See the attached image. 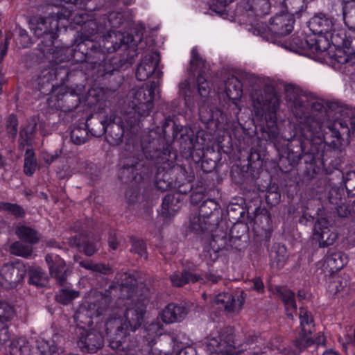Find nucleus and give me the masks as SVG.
I'll return each mask as SVG.
<instances>
[{"label":"nucleus","mask_w":355,"mask_h":355,"mask_svg":"<svg viewBox=\"0 0 355 355\" xmlns=\"http://www.w3.org/2000/svg\"><path fill=\"white\" fill-rule=\"evenodd\" d=\"M199 116L202 123H209L214 121V111L204 104L199 107Z\"/></svg>","instance_id":"nucleus-62"},{"label":"nucleus","mask_w":355,"mask_h":355,"mask_svg":"<svg viewBox=\"0 0 355 355\" xmlns=\"http://www.w3.org/2000/svg\"><path fill=\"white\" fill-rule=\"evenodd\" d=\"M136 55H128L126 58H120L118 57H113L109 60L105 58V61L98 67V73L99 76L104 77L114 74L115 71L121 69H125L134 62V57Z\"/></svg>","instance_id":"nucleus-16"},{"label":"nucleus","mask_w":355,"mask_h":355,"mask_svg":"<svg viewBox=\"0 0 355 355\" xmlns=\"http://www.w3.org/2000/svg\"><path fill=\"white\" fill-rule=\"evenodd\" d=\"M103 29V26H99L95 20H90L84 23L81 31V38L83 41L78 44L80 49H81L82 45L85 44V42L93 43V40L91 39V37L98 33H102Z\"/></svg>","instance_id":"nucleus-35"},{"label":"nucleus","mask_w":355,"mask_h":355,"mask_svg":"<svg viewBox=\"0 0 355 355\" xmlns=\"http://www.w3.org/2000/svg\"><path fill=\"white\" fill-rule=\"evenodd\" d=\"M336 103L334 102H327L321 99H315L311 103V114L306 112V105H304V112L305 115L310 116L315 120L320 119L321 121L327 122V115L329 110H332L336 107Z\"/></svg>","instance_id":"nucleus-25"},{"label":"nucleus","mask_w":355,"mask_h":355,"mask_svg":"<svg viewBox=\"0 0 355 355\" xmlns=\"http://www.w3.org/2000/svg\"><path fill=\"white\" fill-rule=\"evenodd\" d=\"M286 248L280 244L272 246L270 254V264L272 267L280 269L284 267L288 259Z\"/></svg>","instance_id":"nucleus-32"},{"label":"nucleus","mask_w":355,"mask_h":355,"mask_svg":"<svg viewBox=\"0 0 355 355\" xmlns=\"http://www.w3.org/2000/svg\"><path fill=\"white\" fill-rule=\"evenodd\" d=\"M219 250L212 247L211 244L206 246L202 252L200 256L202 260L207 262V264H211L218 258V252Z\"/></svg>","instance_id":"nucleus-58"},{"label":"nucleus","mask_w":355,"mask_h":355,"mask_svg":"<svg viewBox=\"0 0 355 355\" xmlns=\"http://www.w3.org/2000/svg\"><path fill=\"white\" fill-rule=\"evenodd\" d=\"M74 261L78 265L87 270H89L93 272H97L103 275H109L112 272V268L104 263H94L91 261L80 259V257H74Z\"/></svg>","instance_id":"nucleus-39"},{"label":"nucleus","mask_w":355,"mask_h":355,"mask_svg":"<svg viewBox=\"0 0 355 355\" xmlns=\"http://www.w3.org/2000/svg\"><path fill=\"white\" fill-rule=\"evenodd\" d=\"M214 226L215 224H213L211 220L201 216L200 213L198 216L191 217L189 225V227L197 234L210 232Z\"/></svg>","instance_id":"nucleus-36"},{"label":"nucleus","mask_w":355,"mask_h":355,"mask_svg":"<svg viewBox=\"0 0 355 355\" xmlns=\"http://www.w3.org/2000/svg\"><path fill=\"white\" fill-rule=\"evenodd\" d=\"M299 317L300 320V330L309 333H313L315 325L311 313L307 310L300 308Z\"/></svg>","instance_id":"nucleus-46"},{"label":"nucleus","mask_w":355,"mask_h":355,"mask_svg":"<svg viewBox=\"0 0 355 355\" xmlns=\"http://www.w3.org/2000/svg\"><path fill=\"white\" fill-rule=\"evenodd\" d=\"M248 229L247 225L242 223H235L232 225L229 235L236 250H241L243 244L245 243Z\"/></svg>","instance_id":"nucleus-29"},{"label":"nucleus","mask_w":355,"mask_h":355,"mask_svg":"<svg viewBox=\"0 0 355 355\" xmlns=\"http://www.w3.org/2000/svg\"><path fill=\"white\" fill-rule=\"evenodd\" d=\"M1 209L7 211L17 218L24 217L25 215V210L17 204L1 202Z\"/></svg>","instance_id":"nucleus-60"},{"label":"nucleus","mask_w":355,"mask_h":355,"mask_svg":"<svg viewBox=\"0 0 355 355\" xmlns=\"http://www.w3.org/2000/svg\"><path fill=\"white\" fill-rule=\"evenodd\" d=\"M174 346L173 338L170 336L159 337L152 346L150 355H172Z\"/></svg>","instance_id":"nucleus-30"},{"label":"nucleus","mask_w":355,"mask_h":355,"mask_svg":"<svg viewBox=\"0 0 355 355\" xmlns=\"http://www.w3.org/2000/svg\"><path fill=\"white\" fill-rule=\"evenodd\" d=\"M31 30L37 37L50 32H57L58 20L55 17L35 18L31 21Z\"/></svg>","instance_id":"nucleus-22"},{"label":"nucleus","mask_w":355,"mask_h":355,"mask_svg":"<svg viewBox=\"0 0 355 355\" xmlns=\"http://www.w3.org/2000/svg\"><path fill=\"white\" fill-rule=\"evenodd\" d=\"M15 315V311L14 307L6 302L0 301V322L10 321Z\"/></svg>","instance_id":"nucleus-54"},{"label":"nucleus","mask_w":355,"mask_h":355,"mask_svg":"<svg viewBox=\"0 0 355 355\" xmlns=\"http://www.w3.org/2000/svg\"><path fill=\"white\" fill-rule=\"evenodd\" d=\"M130 288L127 284H112L109 288L105 290L104 293H99L96 295V301L94 306H97V315H102L112 306V297L113 292L114 295L119 292H121V297H129V294L125 295L123 292H128Z\"/></svg>","instance_id":"nucleus-13"},{"label":"nucleus","mask_w":355,"mask_h":355,"mask_svg":"<svg viewBox=\"0 0 355 355\" xmlns=\"http://www.w3.org/2000/svg\"><path fill=\"white\" fill-rule=\"evenodd\" d=\"M235 77L242 83V87H252L256 83L261 82L260 78L246 71H239Z\"/></svg>","instance_id":"nucleus-56"},{"label":"nucleus","mask_w":355,"mask_h":355,"mask_svg":"<svg viewBox=\"0 0 355 355\" xmlns=\"http://www.w3.org/2000/svg\"><path fill=\"white\" fill-rule=\"evenodd\" d=\"M180 200L178 196L168 194L162 200V214L166 216L173 215L180 209Z\"/></svg>","instance_id":"nucleus-38"},{"label":"nucleus","mask_w":355,"mask_h":355,"mask_svg":"<svg viewBox=\"0 0 355 355\" xmlns=\"http://www.w3.org/2000/svg\"><path fill=\"white\" fill-rule=\"evenodd\" d=\"M78 325L76 333L78 335L77 345L83 352L96 353L104 345L103 335L96 330H86Z\"/></svg>","instance_id":"nucleus-11"},{"label":"nucleus","mask_w":355,"mask_h":355,"mask_svg":"<svg viewBox=\"0 0 355 355\" xmlns=\"http://www.w3.org/2000/svg\"><path fill=\"white\" fill-rule=\"evenodd\" d=\"M199 213L201 216L207 217L209 220H211L213 224L219 222L218 204L214 200L207 199L203 201L200 206Z\"/></svg>","instance_id":"nucleus-33"},{"label":"nucleus","mask_w":355,"mask_h":355,"mask_svg":"<svg viewBox=\"0 0 355 355\" xmlns=\"http://www.w3.org/2000/svg\"><path fill=\"white\" fill-rule=\"evenodd\" d=\"M215 226L210 231L212 236L211 241L210 242L211 246L220 251L235 250L231 241V238L227 234L225 223L221 220L215 223Z\"/></svg>","instance_id":"nucleus-15"},{"label":"nucleus","mask_w":355,"mask_h":355,"mask_svg":"<svg viewBox=\"0 0 355 355\" xmlns=\"http://www.w3.org/2000/svg\"><path fill=\"white\" fill-rule=\"evenodd\" d=\"M220 342L224 345H236L242 344L236 338V336L233 334L232 328H227L219 336Z\"/></svg>","instance_id":"nucleus-61"},{"label":"nucleus","mask_w":355,"mask_h":355,"mask_svg":"<svg viewBox=\"0 0 355 355\" xmlns=\"http://www.w3.org/2000/svg\"><path fill=\"white\" fill-rule=\"evenodd\" d=\"M162 153L150 144L149 147L142 148V150L135 154L132 158L127 159L123 167L121 169V176L125 182L135 181L139 182L152 173L153 163H159L167 160L162 158Z\"/></svg>","instance_id":"nucleus-4"},{"label":"nucleus","mask_w":355,"mask_h":355,"mask_svg":"<svg viewBox=\"0 0 355 355\" xmlns=\"http://www.w3.org/2000/svg\"><path fill=\"white\" fill-rule=\"evenodd\" d=\"M10 252L14 255L28 258L33 254V248L30 244L16 241L10 245Z\"/></svg>","instance_id":"nucleus-47"},{"label":"nucleus","mask_w":355,"mask_h":355,"mask_svg":"<svg viewBox=\"0 0 355 355\" xmlns=\"http://www.w3.org/2000/svg\"><path fill=\"white\" fill-rule=\"evenodd\" d=\"M80 295L78 291L69 288L60 289L55 295V300L62 304H68Z\"/></svg>","instance_id":"nucleus-52"},{"label":"nucleus","mask_w":355,"mask_h":355,"mask_svg":"<svg viewBox=\"0 0 355 355\" xmlns=\"http://www.w3.org/2000/svg\"><path fill=\"white\" fill-rule=\"evenodd\" d=\"M215 302L219 308H223L227 312L231 313L241 309L244 303V297L242 294L238 295L236 298L231 293H224L216 296Z\"/></svg>","instance_id":"nucleus-24"},{"label":"nucleus","mask_w":355,"mask_h":355,"mask_svg":"<svg viewBox=\"0 0 355 355\" xmlns=\"http://www.w3.org/2000/svg\"><path fill=\"white\" fill-rule=\"evenodd\" d=\"M286 98L292 103V112L299 122V128L303 138L311 139L319 133L320 122L316 121L304 112V102L302 91L296 85L286 83L284 85Z\"/></svg>","instance_id":"nucleus-5"},{"label":"nucleus","mask_w":355,"mask_h":355,"mask_svg":"<svg viewBox=\"0 0 355 355\" xmlns=\"http://www.w3.org/2000/svg\"><path fill=\"white\" fill-rule=\"evenodd\" d=\"M28 283L37 287L44 286L48 281L45 272L40 267H31L28 272Z\"/></svg>","instance_id":"nucleus-43"},{"label":"nucleus","mask_w":355,"mask_h":355,"mask_svg":"<svg viewBox=\"0 0 355 355\" xmlns=\"http://www.w3.org/2000/svg\"><path fill=\"white\" fill-rule=\"evenodd\" d=\"M283 5L286 10V13L293 17H300L301 13L306 8L304 0H284Z\"/></svg>","instance_id":"nucleus-44"},{"label":"nucleus","mask_w":355,"mask_h":355,"mask_svg":"<svg viewBox=\"0 0 355 355\" xmlns=\"http://www.w3.org/2000/svg\"><path fill=\"white\" fill-rule=\"evenodd\" d=\"M225 92L227 96L232 103L236 105L239 112L241 108L238 106V101L243 95L242 83L235 77V76H230L225 81Z\"/></svg>","instance_id":"nucleus-26"},{"label":"nucleus","mask_w":355,"mask_h":355,"mask_svg":"<svg viewBox=\"0 0 355 355\" xmlns=\"http://www.w3.org/2000/svg\"><path fill=\"white\" fill-rule=\"evenodd\" d=\"M196 139L197 138L195 137L193 133L191 135L187 134L185 135H182L181 145L183 146L184 150L189 152L191 154L192 151L196 148L194 141L196 140Z\"/></svg>","instance_id":"nucleus-63"},{"label":"nucleus","mask_w":355,"mask_h":355,"mask_svg":"<svg viewBox=\"0 0 355 355\" xmlns=\"http://www.w3.org/2000/svg\"><path fill=\"white\" fill-rule=\"evenodd\" d=\"M107 125L106 116L104 119L98 120L94 124L87 123L85 126L92 135L99 137L106 133Z\"/></svg>","instance_id":"nucleus-49"},{"label":"nucleus","mask_w":355,"mask_h":355,"mask_svg":"<svg viewBox=\"0 0 355 355\" xmlns=\"http://www.w3.org/2000/svg\"><path fill=\"white\" fill-rule=\"evenodd\" d=\"M15 233L21 240L31 245L36 244L40 241L39 234L31 227L26 225L18 226L16 228Z\"/></svg>","instance_id":"nucleus-37"},{"label":"nucleus","mask_w":355,"mask_h":355,"mask_svg":"<svg viewBox=\"0 0 355 355\" xmlns=\"http://www.w3.org/2000/svg\"><path fill=\"white\" fill-rule=\"evenodd\" d=\"M252 105L257 114L275 112L279 106V98L275 87L272 85L266 84L263 94H252Z\"/></svg>","instance_id":"nucleus-10"},{"label":"nucleus","mask_w":355,"mask_h":355,"mask_svg":"<svg viewBox=\"0 0 355 355\" xmlns=\"http://www.w3.org/2000/svg\"><path fill=\"white\" fill-rule=\"evenodd\" d=\"M343 19L346 26L355 30V0L343 1Z\"/></svg>","instance_id":"nucleus-40"},{"label":"nucleus","mask_w":355,"mask_h":355,"mask_svg":"<svg viewBox=\"0 0 355 355\" xmlns=\"http://www.w3.org/2000/svg\"><path fill=\"white\" fill-rule=\"evenodd\" d=\"M333 58L338 63L344 65V69L348 72L355 70L354 52H347L342 49H338L333 55Z\"/></svg>","instance_id":"nucleus-34"},{"label":"nucleus","mask_w":355,"mask_h":355,"mask_svg":"<svg viewBox=\"0 0 355 355\" xmlns=\"http://www.w3.org/2000/svg\"><path fill=\"white\" fill-rule=\"evenodd\" d=\"M37 160L33 150L27 149L25 153L24 171L28 176H31L37 168Z\"/></svg>","instance_id":"nucleus-48"},{"label":"nucleus","mask_w":355,"mask_h":355,"mask_svg":"<svg viewBox=\"0 0 355 355\" xmlns=\"http://www.w3.org/2000/svg\"><path fill=\"white\" fill-rule=\"evenodd\" d=\"M320 122V130L317 135L311 139L293 138L288 144V158L294 164H297L301 160L302 153L304 151L307 144H311L313 139L324 141L332 148H338L342 145V137L349 136V128L345 121L336 120L334 122L321 121L320 119L315 120Z\"/></svg>","instance_id":"nucleus-2"},{"label":"nucleus","mask_w":355,"mask_h":355,"mask_svg":"<svg viewBox=\"0 0 355 355\" xmlns=\"http://www.w3.org/2000/svg\"><path fill=\"white\" fill-rule=\"evenodd\" d=\"M108 125L106 131V141L112 146L122 144L125 132L134 128L137 124V119L132 116H123V118L116 116L114 113L107 115Z\"/></svg>","instance_id":"nucleus-8"},{"label":"nucleus","mask_w":355,"mask_h":355,"mask_svg":"<svg viewBox=\"0 0 355 355\" xmlns=\"http://www.w3.org/2000/svg\"><path fill=\"white\" fill-rule=\"evenodd\" d=\"M68 243L72 247H83L84 253L88 257L92 256L97 250L95 243L85 241L81 236L71 237L69 239Z\"/></svg>","instance_id":"nucleus-42"},{"label":"nucleus","mask_w":355,"mask_h":355,"mask_svg":"<svg viewBox=\"0 0 355 355\" xmlns=\"http://www.w3.org/2000/svg\"><path fill=\"white\" fill-rule=\"evenodd\" d=\"M131 249L132 252L137 253L139 257L147 259L146 245L144 241L135 238H131Z\"/></svg>","instance_id":"nucleus-59"},{"label":"nucleus","mask_w":355,"mask_h":355,"mask_svg":"<svg viewBox=\"0 0 355 355\" xmlns=\"http://www.w3.org/2000/svg\"><path fill=\"white\" fill-rule=\"evenodd\" d=\"M312 334L300 330L297 336L293 341V347L288 346L279 348V352L282 355H300L308 347L313 345L314 340L311 336Z\"/></svg>","instance_id":"nucleus-18"},{"label":"nucleus","mask_w":355,"mask_h":355,"mask_svg":"<svg viewBox=\"0 0 355 355\" xmlns=\"http://www.w3.org/2000/svg\"><path fill=\"white\" fill-rule=\"evenodd\" d=\"M314 236L319 242L321 248L333 245L337 239L336 233L332 232L327 226V221L324 218L318 220L314 227Z\"/></svg>","instance_id":"nucleus-21"},{"label":"nucleus","mask_w":355,"mask_h":355,"mask_svg":"<svg viewBox=\"0 0 355 355\" xmlns=\"http://www.w3.org/2000/svg\"><path fill=\"white\" fill-rule=\"evenodd\" d=\"M250 8L256 15L263 16L269 13L270 4L268 0H251Z\"/></svg>","instance_id":"nucleus-53"},{"label":"nucleus","mask_w":355,"mask_h":355,"mask_svg":"<svg viewBox=\"0 0 355 355\" xmlns=\"http://www.w3.org/2000/svg\"><path fill=\"white\" fill-rule=\"evenodd\" d=\"M189 313V309L184 304H168L162 311V318L164 323L170 324L182 321Z\"/></svg>","instance_id":"nucleus-23"},{"label":"nucleus","mask_w":355,"mask_h":355,"mask_svg":"<svg viewBox=\"0 0 355 355\" xmlns=\"http://www.w3.org/2000/svg\"><path fill=\"white\" fill-rule=\"evenodd\" d=\"M37 121L35 118H31L24 129L19 132V137L21 140V144L23 146H30L32 139L36 132Z\"/></svg>","instance_id":"nucleus-41"},{"label":"nucleus","mask_w":355,"mask_h":355,"mask_svg":"<svg viewBox=\"0 0 355 355\" xmlns=\"http://www.w3.org/2000/svg\"><path fill=\"white\" fill-rule=\"evenodd\" d=\"M30 344L24 338L12 340L10 345L11 355H29Z\"/></svg>","instance_id":"nucleus-45"},{"label":"nucleus","mask_w":355,"mask_h":355,"mask_svg":"<svg viewBox=\"0 0 355 355\" xmlns=\"http://www.w3.org/2000/svg\"><path fill=\"white\" fill-rule=\"evenodd\" d=\"M294 17L286 12L277 14L270 19V30L275 35L285 36L293 29Z\"/></svg>","instance_id":"nucleus-19"},{"label":"nucleus","mask_w":355,"mask_h":355,"mask_svg":"<svg viewBox=\"0 0 355 355\" xmlns=\"http://www.w3.org/2000/svg\"><path fill=\"white\" fill-rule=\"evenodd\" d=\"M155 86L145 85L137 89H132L129 96L132 99L131 106L135 113L139 116H148L153 107Z\"/></svg>","instance_id":"nucleus-9"},{"label":"nucleus","mask_w":355,"mask_h":355,"mask_svg":"<svg viewBox=\"0 0 355 355\" xmlns=\"http://www.w3.org/2000/svg\"><path fill=\"white\" fill-rule=\"evenodd\" d=\"M170 280L173 286L176 287H182L189 283H196L203 281L201 275L192 273L187 270H182L181 272H175L170 275Z\"/></svg>","instance_id":"nucleus-28"},{"label":"nucleus","mask_w":355,"mask_h":355,"mask_svg":"<svg viewBox=\"0 0 355 355\" xmlns=\"http://www.w3.org/2000/svg\"><path fill=\"white\" fill-rule=\"evenodd\" d=\"M344 183L348 194L355 196V171H350L346 174Z\"/></svg>","instance_id":"nucleus-64"},{"label":"nucleus","mask_w":355,"mask_h":355,"mask_svg":"<svg viewBox=\"0 0 355 355\" xmlns=\"http://www.w3.org/2000/svg\"><path fill=\"white\" fill-rule=\"evenodd\" d=\"M6 131L8 136L14 139L18 132V120L15 114H12L6 119Z\"/></svg>","instance_id":"nucleus-55"},{"label":"nucleus","mask_w":355,"mask_h":355,"mask_svg":"<svg viewBox=\"0 0 355 355\" xmlns=\"http://www.w3.org/2000/svg\"><path fill=\"white\" fill-rule=\"evenodd\" d=\"M45 261L47 263L51 277L55 279L60 286L65 284L70 271L64 261L58 257L53 259L50 254L46 255Z\"/></svg>","instance_id":"nucleus-17"},{"label":"nucleus","mask_w":355,"mask_h":355,"mask_svg":"<svg viewBox=\"0 0 355 355\" xmlns=\"http://www.w3.org/2000/svg\"><path fill=\"white\" fill-rule=\"evenodd\" d=\"M336 21L334 17L324 13L315 15L309 21L310 30L318 37H310L304 41L293 38V41L299 48L307 49L316 55L325 52L329 47L328 36L333 43L339 45L338 33L335 32Z\"/></svg>","instance_id":"nucleus-3"},{"label":"nucleus","mask_w":355,"mask_h":355,"mask_svg":"<svg viewBox=\"0 0 355 355\" xmlns=\"http://www.w3.org/2000/svg\"><path fill=\"white\" fill-rule=\"evenodd\" d=\"M57 37V32H50L44 35H41L40 42L37 44L39 51L46 58L52 55V59L57 58L58 46L54 44V40Z\"/></svg>","instance_id":"nucleus-27"},{"label":"nucleus","mask_w":355,"mask_h":355,"mask_svg":"<svg viewBox=\"0 0 355 355\" xmlns=\"http://www.w3.org/2000/svg\"><path fill=\"white\" fill-rule=\"evenodd\" d=\"M311 144H307L304 151L302 153L301 159L307 157L306 162L315 163L321 162L324 170L327 173H331L340 164V159L338 157V151L334 149L324 150L323 139L321 141L313 139Z\"/></svg>","instance_id":"nucleus-7"},{"label":"nucleus","mask_w":355,"mask_h":355,"mask_svg":"<svg viewBox=\"0 0 355 355\" xmlns=\"http://www.w3.org/2000/svg\"><path fill=\"white\" fill-rule=\"evenodd\" d=\"M145 308L141 302H135L129 306L124 313L125 321L114 319L109 324L116 325L115 337L110 340L109 346L116 352L118 355H137V342L135 338L128 337V330L135 331L144 319Z\"/></svg>","instance_id":"nucleus-1"},{"label":"nucleus","mask_w":355,"mask_h":355,"mask_svg":"<svg viewBox=\"0 0 355 355\" xmlns=\"http://www.w3.org/2000/svg\"><path fill=\"white\" fill-rule=\"evenodd\" d=\"M25 275L26 269L21 263H5L0 269V285L6 289L15 288L22 282Z\"/></svg>","instance_id":"nucleus-12"},{"label":"nucleus","mask_w":355,"mask_h":355,"mask_svg":"<svg viewBox=\"0 0 355 355\" xmlns=\"http://www.w3.org/2000/svg\"><path fill=\"white\" fill-rule=\"evenodd\" d=\"M277 293L284 302L286 309H288L290 307L294 310L297 309V305L295 301V293L292 291L286 288L278 287L277 288Z\"/></svg>","instance_id":"nucleus-50"},{"label":"nucleus","mask_w":355,"mask_h":355,"mask_svg":"<svg viewBox=\"0 0 355 355\" xmlns=\"http://www.w3.org/2000/svg\"><path fill=\"white\" fill-rule=\"evenodd\" d=\"M132 36L121 32L112 31L108 33L103 39V45L97 46L94 43L88 45V49L85 53V61L96 68L105 61L106 58L105 51L108 53H113L119 49L122 46H126L132 42Z\"/></svg>","instance_id":"nucleus-6"},{"label":"nucleus","mask_w":355,"mask_h":355,"mask_svg":"<svg viewBox=\"0 0 355 355\" xmlns=\"http://www.w3.org/2000/svg\"><path fill=\"white\" fill-rule=\"evenodd\" d=\"M205 62V61L200 56L197 48H193L191 50V59L190 60V72L199 73L196 78V84L198 93L202 98H206L209 93L208 82L202 75Z\"/></svg>","instance_id":"nucleus-14"},{"label":"nucleus","mask_w":355,"mask_h":355,"mask_svg":"<svg viewBox=\"0 0 355 355\" xmlns=\"http://www.w3.org/2000/svg\"><path fill=\"white\" fill-rule=\"evenodd\" d=\"M347 263V257L342 252H329L325 259L327 268L331 273L340 270Z\"/></svg>","instance_id":"nucleus-31"},{"label":"nucleus","mask_w":355,"mask_h":355,"mask_svg":"<svg viewBox=\"0 0 355 355\" xmlns=\"http://www.w3.org/2000/svg\"><path fill=\"white\" fill-rule=\"evenodd\" d=\"M156 187L162 191L171 189L173 187V182L171 180L170 175L168 173L163 174L158 173L156 177Z\"/></svg>","instance_id":"nucleus-57"},{"label":"nucleus","mask_w":355,"mask_h":355,"mask_svg":"<svg viewBox=\"0 0 355 355\" xmlns=\"http://www.w3.org/2000/svg\"><path fill=\"white\" fill-rule=\"evenodd\" d=\"M159 62V54L150 52L143 58L136 70V78L138 80L145 81L155 71Z\"/></svg>","instance_id":"nucleus-20"},{"label":"nucleus","mask_w":355,"mask_h":355,"mask_svg":"<svg viewBox=\"0 0 355 355\" xmlns=\"http://www.w3.org/2000/svg\"><path fill=\"white\" fill-rule=\"evenodd\" d=\"M89 139L87 127L76 126L71 131V140L76 145H81Z\"/></svg>","instance_id":"nucleus-51"}]
</instances>
